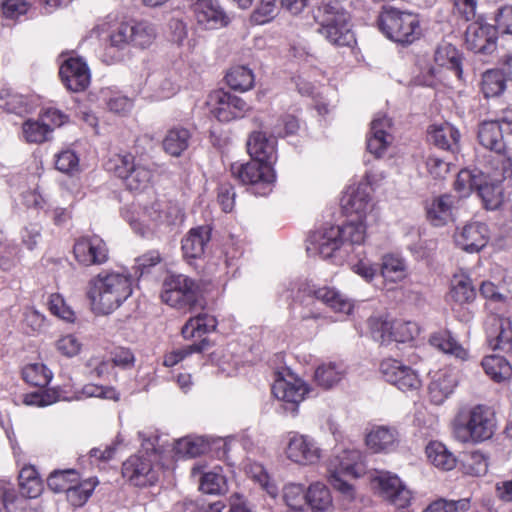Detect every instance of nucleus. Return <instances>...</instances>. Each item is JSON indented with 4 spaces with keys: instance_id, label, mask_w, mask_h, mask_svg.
<instances>
[{
    "instance_id": "a878e982",
    "label": "nucleus",
    "mask_w": 512,
    "mask_h": 512,
    "mask_svg": "<svg viewBox=\"0 0 512 512\" xmlns=\"http://www.w3.org/2000/svg\"><path fill=\"white\" fill-rule=\"evenodd\" d=\"M197 23L206 29H215L227 24V17L217 0H202L194 5Z\"/></svg>"
},
{
    "instance_id": "864d4df0",
    "label": "nucleus",
    "mask_w": 512,
    "mask_h": 512,
    "mask_svg": "<svg viewBox=\"0 0 512 512\" xmlns=\"http://www.w3.org/2000/svg\"><path fill=\"white\" fill-rule=\"evenodd\" d=\"M227 84L234 90L247 91L253 87L254 74L245 66H235L226 74Z\"/></svg>"
},
{
    "instance_id": "3c124183",
    "label": "nucleus",
    "mask_w": 512,
    "mask_h": 512,
    "mask_svg": "<svg viewBox=\"0 0 512 512\" xmlns=\"http://www.w3.org/2000/svg\"><path fill=\"white\" fill-rule=\"evenodd\" d=\"M476 292L471 279L465 275H456L452 280L450 291L451 298L459 303H468L475 298Z\"/></svg>"
},
{
    "instance_id": "4468645a",
    "label": "nucleus",
    "mask_w": 512,
    "mask_h": 512,
    "mask_svg": "<svg viewBox=\"0 0 512 512\" xmlns=\"http://www.w3.org/2000/svg\"><path fill=\"white\" fill-rule=\"evenodd\" d=\"M211 114L221 122L242 118L250 106L240 97L223 90H215L208 96Z\"/></svg>"
},
{
    "instance_id": "6e6552de",
    "label": "nucleus",
    "mask_w": 512,
    "mask_h": 512,
    "mask_svg": "<svg viewBox=\"0 0 512 512\" xmlns=\"http://www.w3.org/2000/svg\"><path fill=\"white\" fill-rule=\"evenodd\" d=\"M161 299L164 303L179 310H191L199 300V287L191 278L178 274L165 278Z\"/></svg>"
},
{
    "instance_id": "c03bdc74",
    "label": "nucleus",
    "mask_w": 512,
    "mask_h": 512,
    "mask_svg": "<svg viewBox=\"0 0 512 512\" xmlns=\"http://www.w3.org/2000/svg\"><path fill=\"white\" fill-rule=\"evenodd\" d=\"M0 108L8 113L23 115L29 112L30 104L27 97L6 88L0 90Z\"/></svg>"
},
{
    "instance_id": "412c9836",
    "label": "nucleus",
    "mask_w": 512,
    "mask_h": 512,
    "mask_svg": "<svg viewBox=\"0 0 512 512\" xmlns=\"http://www.w3.org/2000/svg\"><path fill=\"white\" fill-rule=\"evenodd\" d=\"M59 74L66 88L72 92L84 91L90 84V70L80 57H70L59 69Z\"/></svg>"
},
{
    "instance_id": "69168bd1",
    "label": "nucleus",
    "mask_w": 512,
    "mask_h": 512,
    "mask_svg": "<svg viewBox=\"0 0 512 512\" xmlns=\"http://www.w3.org/2000/svg\"><path fill=\"white\" fill-rule=\"evenodd\" d=\"M200 490L206 494H220L226 491L225 477L217 472L205 473L200 481Z\"/></svg>"
},
{
    "instance_id": "1a4fd4ad",
    "label": "nucleus",
    "mask_w": 512,
    "mask_h": 512,
    "mask_svg": "<svg viewBox=\"0 0 512 512\" xmlns=\"http://www.w3.org/2000/svg\"><path fill=\"white\" fill-rule=\"evenodd\" d=\"M145 455L137 454L128 458L122 465V475L134 486L153 485L158 479V473L153 467L152 455L158 453L153 441L142 443Z\"/></svg>"
},
{
    "instance_id": "338daca9",
    "label": "nucleus",
    "mask_w": 512,
    "mask_h": 512,
    "mask_svg": "<svg viewBox=\"0 0 512 512\" xmlns=\"http://www.w3.org/2000/svg\"><path fill=\"white\" fill-rule=\"evenodd\" d=\"M56 168L66 174H74L79 170V158L71 149L61 151L56 155Z\"/></svg>"
},
{
    "instance_id": "a211bd4d",
    "label": "nucleus",
    "mask_w": 512,
    "mask_h": 512,
    "mask_svg": "<svg viewBox=\"0 0 512 512\" xmlns=\"http://www.w3.org/2000/svg\"><path fill=\"white\" fill-rule=\"evenodd\" d=\"M373 483L381 496L396 507L405 508L410 504L412 493L397 475L380 471L373 478Z\"/></svg>"
},
{
    "instance_id": "39448f33",
    "label": "nucleus",
    "mask_w": 512,
    "mask_h": 512,
    "mask_svg": "<svg viewBox=\"0 0 512 512\" xmlns=\"http://www.w3.org/2000/svg\"><path fill=\"white\" fill-rule=\"evenodd\" d=\"M313 17L320 24L318 32L331 44L339 47H353L356 43L354 33L348 23V15L341 11L338 3L328 2L312 10Z\"/></svg>"
},
{
    "instance_id": "a18cd8bd",
    "label": "nucleus",
    "mask_w": 512,
    "mask_h": 512,
    "mask_svg": "<svg viewBox=\"0 0 512 512\" xmlns=\"http://www.w3.org/2000/svg\"><path fill=\"white\" fill-rule=\"evenodd\" d=\"M380 274L387 281H401L406 276L405 261L394 254L384 255L380 266Z\"/></svg>"
},
{
    "instance_id": "7c9ffc66",
    "label": "nucleus",
    "mask_w": 512,
    "mask_h": 512,
    "mask_svg": "<svg viewBox=\"0 0 512 512\" xmlns=\"http://www.w3.org/2000/svg\"><path fill=\"white\" fill-rule=\"evenodd\" d=\"M133 29L131 23H120L109 35L110 47L106 49L103 61L112 64L120 60V55H109L112 49L123 50L128 46H132Z\"/></svg>"
},
{
    "instance_id": "20e7f679",
    "label": "nucleus",
    "mask_w": 512,
    "mask_h": 512,
    "mask_svg": "<svg viewBox=\"0 0 512 512\" xmlns=\"http://www.w3.org/2000/svg\"><path fill=\"white\" fill-rule=\"evenodd\" d=\"M365 468L360 450L355 448L339 450L332 455L327 465L329 482L344 498L351 501L355 497V491L345 478H358L365 473Z\"/></svg>"
},
{
    "instance_id": "680f3d73",
    "label": "nucleus",
    "mask_w": 512,
    "mask_h": 512,
    "mask_svg": "<svg viewBox=\"0 0 512 512\" xmlns=\"http://www.w3.org/2000/svg\"><path fill=\"white\" fill-rule=\"evenodd\" d=\"M23 136L29 143H42L49 139V128L40 119L27 120L23 123Z\"/></svg>"
},
{
    "instance_id": "de8ad7c7",
    "label": "nucleus",
    "mask_w": 512,
    "mask_h": 512,
    "mask_svg": "<svg viewBox=\"0 0 512 512\" xmlns=\"http://www.w3.org/2000/svg\"><path fill=\"white\" fill-rule=\"evenodd\" d=\"M133 29L132 46L145 49L150 47L157 37V28L148 21L131 23Z\"/></svg>"
},
{
    "instance_id": "7ed1b4c3",
    "label": "nucleus",
    "mask_w": 512,
    "mask_h": 512,
    "mask_svg": "<svg viewBox=\"0 0 512 512\" xmlns=\"http://www.w3.org/2000/svg\"><path fill=\"white\" fill-rule=\"evenodd\" d=\"M495 427L493 412L481 404L461 406L451 422L453 437L463 444L490 439Z\"/></svg>"
},
{
    "instance_id": "2eb2a0df",
    "label": "nucleus",
    "mask_w": 512,
    "mask_h": 512,
    "mask_svg": "<svg viewBox=\"0 0 512 512\" xmlns=\"http://www.w3.org/2000/svg\"><path fill=\"white\" fill-rule=\"evenodd\" d=\"M301 302L309 304L314 299L321 301L335 312L350 314L353 309V302L344 294L334 288L321 287L314 289L307 284H301L295 295Z\"/></svg>"
},
{
    "instance_id": "c9c22d12",
    "label": "nucleus",
    "mask_w": 512,
    "mask_h": 512,
    "mask_svg": "<svg viewBox=\"0 0 512 512\" xmlns=\"http://www.w3.org/2000/svg\"><path fill=\"white\" fill-rule=\"evenodd\" d=\"M191 133L184 127H173L166 133L163 139V149L173 157H179L188 147Z\"/></svg>"
},
{
    "instance_id": "ea45409f",
    "label": "nucleus",
    "mask_w": 512,
    "mask_h": 512,
    "mask_svg": "<svg viewBox=\"0 0 512 512\" xmlns=\"http://www.w3.org/2000/svg\"><path fill=\"white\" fill-rule=\"evenodd\" d=\"M307 504L314 512H326L333 500L329 488L320 482H315L307 489Z\"/></svg>"
},
{
    "instance_id": "49530a36",
    "label": "nucleus",
    "mask_w": 512,
    "mask_h": 512,
    "mask_svg": "<svg viewBox=\"0 0 512 512\" xmlns=\"http://www.w3.org/2000/svg\"><path fill=\"white\" fill-rule=\"evenodd\" d=\"M152 178V168L147 164L138 162L129 175H127L125 181L129 190L140 192L150 186Z\"/></svg>"
},
{
    "instance_id": "f257e3e1",
    "label": "nucleus",
    "mask_w": 512,
    "mask_h": 512,
    "mask_svg": "<svg viewBox=\"0 0 512 512\" xmlns=\"http://www.w3.org/2000/svg\"><path fill=\"white\" fill-rule=\"evenodd\" d=\"M122 216L136 234L145 238L168 232L184 220L179 206L157 199L149 203H133L122 210Z\"/></svg>"
},
{
    "instance_id": "f704fd0d",
    "label": "nucleus",
    "mask_w": 512,
    "mask_h": 512,
    "mask_svg": "<svg viewBox=\"0 0 512 512\" xmlns=\"http://www.w3.org/2000/svg\"><path fill=\"white\" fill-rule=\"evenodd\" d=\"M434 59L439 66L452 71L457 78L462 77V56L452 44H440L435 51Z\"/></svg>"
},
{
    "instance_id": "4d7b16f0",
    "label": "nucleus",
    "mask_w": 512,
    "mask_h": 512,
    "mask_svg": "<svg viewBox=\"0 0 512 512\" xmlns=\"http://www.w3.org/2000/svg\"><path fill=\"white\" fill-rule=\"evenodd\" d=\"M505 87V78L500 70H488L483 73L481 90L486 98L500 95Z\"/></svg>"
},
{
    "instance_id": "b1692460",
    "label": "nucleus",
    "mask_w": 512,
    "mask_h": 512,
    "mask_svg": "<svg viewBox=\"0 0 512 512\" xmlns=\"http://www.w3.org/2000/svg\"><path fill=\"white\" fill-rule=\"evenodd\" d=\"M211 240V228L202 225L189 230L182 239V251L186 258H201L208 249Z\"/></svg>"
},
{
    "instance_id": "0e129e2a",
    "label": "nucleus",
    "mask_w": 512,
    "mask_h": 512,
    "mask_svg": "<svg viewBox=\"0 0 512 512\" xmlns=\"http://www.w3.org/2000/svg\"><path fill=\"white\" fill-rule=\"evenodd\" d=\"M419 334L417 323L412 321H393L392 342L404 343L411 341Z\"/></svg>"
},
{
    "instance_id": "bb28decb",
    "label": "nucleus",
    "mask_w": 512,
    "mask_h": 512,
    "mask_svg": "<svg viewBox=\"0 0 512 512\" xmlns=\"http://www.w3.org/2000/svg\"><path fill=\"white\" fill-rule=\"evenodd\" d=\"M460 133L448 122L434 124L428 130V140L440 149L456 152L459 147Z\"/></svg>"
},
{
    "instance_id": "2f4dec72",
    "label": "nucleus",
    "mask_w": 512,
    "mask_h": 512,
    "mask_svg": "<svg viewBox=\"0 0 512 512\" xmlns=\"http://www.w3.org/2000/svg\"><path fill=\"white\" fill-rule=\"evenodd\" d=\"M454 197L448 194L435 198L427 208L428 220L434 226H443L453 219Z\"/></svg>"
},
{
    "instance_id": "423d86ee",
    "label": "nucleus",
    "mask_w": 512,
    "mask_h": 512,
    "mask_svg": "<svg viewBox=\"0 0 512 512\" xmlns=\"http://www.w3.org/2000/svg\"><path fill=\"white\" fill-rule=\"evenodd\" d=\"M378 25L387 38L401 44H410L421 34L420 22L416 14L384 7L379 15Z\"/></svg>"
},
{
    "instance_id": "79ce46f5",
    "label": "nucleus",
    "mask_w": 512,
    "mask_h": 512,
    "mask_svg": "<svg viewBox=\"0 0 512 512\" xmlns=\"http://www.w3.org/2000/svg\"><path fill=\"white\" fill-rule=\"evenodd\" d=\"M481 365L485 373L496 382L505 381L512 376V367L502 356H486L482 360Z\"/></svg>"
},
{
    "instance_id": "774afa93",
    "label": "nucleus",
    "mask_w": 512,
    "mask_h": 512,
    "mask_svg": "<svg viewBox=\"0 0 512 512\" xmlns=\"http://www.w3.org/2000/svg\"><path fill=\"white\" fill-rule=\"evenodd\" d=\"M469 508V500L461 499L458 501H448L445 499H439L431 503L427 508L426 512H458L466 511Z\"/></svg>"
},
{
    "instance_id": "393cba45",
    "label": "nucleus",
    "mask_w": 512,
    "mask_h": 512,
    "mask_svg": "<svg viewBox=\"0 0 512 512\" xmlns=\"http://www.w3.org/2000/svg\"><path fill=\"white\" fill-rule=\"evenodd\" d=\"M247 150L254 160L270 165L276 160V140L267 137L266 132H253L247 142Z\"/></svg>"
},
{
    "instance_id": "f03ea898",
    "label": "nucleus",
    "mask_w": 512,
    "mask_h": 512,
    "mask_svg": "<svg viewBox=\"0 0 512 512\" xmlns=\"http://www.w3.org/2000/svg\"><path fill=\"white\" fill-rule=\"evenodd\" d=\"M132 294V278L118 271H102L88 282L87 296L93 311L110 314Z\"/></svg>"
},
{
    "instance_id": "13d9d810",
    "label": "nucleus",
    "mask_w": 512,
    "mask_h": 512,
    "mask_svg": "<svg viewBox=\"0 0 512 512\" xmlns=\"http://www.w3.org/2000/svg\"><path fill=\"white\" fill-rule=\"evenodd\" d=\"M283 500L290 509L301 511L307 504V490L302 484H286L283 487Z\"/></svg>"
},
{
    "instance_id": "c756f323",
    "label": "nucleus",
    "mask_w": 512,
    "mask_h": 512,
    "mask_svg": "<svg viewBox=\"0 0 512 512\" xmlns=\"http://www.w3.org/2000/svg\"><path fill=\"white\" fill-rule=\"evenodd\" d=\"M398 433L386 426L373 427L366 435V445L374 452L390 451L395 448Z\"/></svg>"
},
{
    "instance_id": "09e8293b",
    "label": "nucleus",
    "mask_w": 512,
    "mask_h": 512,
    "mask_svg": "<svg viewBox=\"0 0 512 512\" xmlns=\"http://www.w3.org/2000/svg\"><path fill=\"white\" fill-rule=\"evenodd\" d=\"M174 449L178 455L192 458L206 453L210 443L204 437H185L175 443Z\"/></svg>"
},
{
    "instance_id": "a19ab883",
    "label": "nucleus",
    "mask_w": 512,
    "mask_h": 512,
    "mask_svg": "<svg viewBox=\"0 0 512 512\" xmlns=\"http://www.w3.org/2000/svg\"><path fill=\"white\" fill-rule=\"evenodd\" d=\"M425 452L428 460L437 468L449 471L456 465L455 456L441 442H430Z\"/></svg>"
},
{
    "instance_id": "4c0bfd02",
    "label": "nucleus",
    "mask_w": 512,
    "mask_h": 512,
    "mask_svg": "<svg viewBox=\"0 0 512 512\" xmlns=\"http://www.w3.org/2000/svg\"><path fill=\"white\" fill-rule=\"evenodd\" d=\"M477 193L487 210H496L503 202V188L500 180L488 182L484 175V180L480 181Z\"/></svg>"
},
{
    "instance_id": "bf43d9fd",
    "label": "nucleus",
    "mask_w": 512,
    "mask_h": 512,
    "mask_svg": "<svg viewBox=\"0 0 512 512\" xmlns=\"http://www.w3.org/2000/svg\"><path fill=\"white\" fill-rule=\"evenodd\" d=\"M280 0H260L250 15V21L256 25H263L273 20L278 14Z\"/></svg>"
},
{
    "instance_id": "5fc2aeb1",
    "label": "nucleus",
    "mask_w": 512,
    "mask_h": 512,
    "mask_svg": "<svg viewBox=\"0 0 512 512\" xmlns=\"http://www.w3.org/2000/svg\"><path fill=\"white\" fill-rule=\"evenodd\" d=\"M481 180H484V174L481 171L464 169L458 173L454 187L461 197H466L473 190L477 191Z\"/></svg>"
},
{
    "instance_id": "6e6d98bb",
    "label": "nucleus",
    "mask_w": 512,
    "mask_h": 512,
    "mask_svg": "<svg viewBox=\"0 0 512 512\" xmlns=\"http://www.w3.org/2000/svg\"><path fill=\"white\" fill-rule=\"evenodd\" d=\"M23 379L30 385L45 387L52 380V372L43 363H31L22 370Z\"/></svg>"
},
{
    "instance_id": "f3484780",
    "label": "nucleus",
    "mask_w": 512,
    "mask_h": 512,
    "mask_svg": "<svg viewBox=\"0 0 512 512\" xmlns=\"http://www.w3.org/2000/svg\"><path fill=\"white\" fill-rule=\"evenodd\" d=\"M76 261L85 267L102 265L109 259V249L105 241L98 235L78 238L73 246Z\"/></svg>"
},
{
    "instance_id": "6ab92c4d",
    "label": "nucleus",
    "mask_w": 512,
    "mask_h": 512,
    "mask_svg": "<svg viewBox=\"0 0 512 512\" xmlns=\"http://www.w3.org/2000/svg\"><path fill=\"white\" fill-rule=\"evenodd\" d=\"M496 40V28L482 19L470 23L466 28L465 44L475 53L491 54L496 49Z\"/></svg>"
},
{
    "instance_id": "ddd939ff",
    "label": "nucleus",
    "mask_w": 512,
    "mask_h": 512,
    "mask_svg": "<svg viewBox=\"0 0 512 512\" xmlns=\"http://www.w3.org/2000/svg\"><path fill=\"white\" fill-rule=\"evenodd\" d=\"M284 452L287 459L298 465H313L321 458V449L315 439L295 431L287 433Z\"/></svg>"
},
{
    "instance_id": "473e14b6",
    "label": "nucleus",
    "mask_w": 512,
    "mask_h": 512,
    "mask_svg": "<svg viewBox=\"0 0 512 512\" xmlns=\"http://www.w3.org/2000/svg\"><path fill=\"white\" fill-rule=\"evenodd\" d=\"M340 230V239L342 240L343 253L348 254L350 247L361 245L366 238V225L364 217H359L356 221H349L342 226H336Z\"/></svg>"
},
{
    "instance_id": "c85d7f7f",
    "label": "nucleus",
    "mask_w": 512,
    "mask_h": 512,
    "mask_svg": "<svg viewBox=\"0 0 512 512\" xmlns=\"http://www.w3.org/2000/svg\"><path fill=\"white\" fill-rule=\"evenodd\" d=\"M457 385L455 375L440 371L433 377L428 387L429 399L435 405H441L453 393Z\"/></svg>"
},
{
    "instance_id": "052dcab7",
    "label": "nucleus",
    "mask_w": 512,
    "mask_h": 512,
    "mask_svg": "<svg viewBox=\"0 0 512 512\" xmlns=\"http://www.w3.org/2000/svg\"><path fill=\"white\" fill-rule=\"evenodd\" d=\"M134 156L130 153L115 154L106 163V169L114 172L118 177L126 179L135 167Z\"/></svg>"
},
{
    "instance_id": "603ef678",
    "label": "nucleus",
    "mask_w": 512,
    "mask_h": 512,
    "mask_svg": "<svg viewBox=\"0 0 512 512\" xmlns=\"http://www.w3.org/2000/svg\"><path fill=\"white\" fill-rule=\"evenodd\" d=\"M79 479V474L74 469L55 470L47 478L48 487L56 492L67 493L68 489Z\"/></svg>"
},
{
    "instance_id": "dca6fc26",
    "label": "nucleus",
    "mask_w": 512,
    "mask_h": 512,
    "mask_svg": "<svg viewBox=\"0 0 512 512\" xmlns=\"http://www.w3.org/2000/svg\"><path fill=\"white\" fill-rule=\"evenodd\" d=\"M379 369L385 381L401 391H414L421 386L417 372L397 359H383Z\"/></svg>"
},
{
    "instance_id": "37998d69",
    "label": "nucleus",
    "mask_w": 512,
    "mask_h": 512,
    "mask_svg": "<svg viewBox=\"0 0 512 512\" xmlns=\"http://www.w3.org/2000/svg\"><path fill=\"white\" fill-rule=\"evenodd\" d=\"M367 325L373 340L381 345H388L392 342L393 320L383 315H376L368 319Z\"/></svg>"
},
{
    "instance_id": "5701e85b",
    "label": "nucleus",
    "mask_w": 512,
    "mask_h": 512,
    "mask_svg": "<svg viewBox=\"0 0 512 512\" xmlns=\"http://www.w3.org/2000/svg\"><path fill=\"white\" fill-rule=\"evenodd\" d=\"M485 331L492 349H504L512 341V323L509 318L490 316L486 321Z\"/></svg>"
},
{
    "instance_id": "cd10ccee",
    "label": "nucleus",
    "mask_w": 512,
    "mask_h": 512,
    "mask_svg": "<svg viewBox=\"0 0 512 512\" xmlns=\"http://www.w3.org/2000/svg\"><path fill=\"white\" fill-rule=\"evenodd\" d=\"M346 373L347 367L343 362H324L316 368L314 381L323 389H331L343 380Z\"/></svg>"
},
{
    "instance_id": "e2e57ef3",
    "label": "nucleus",
    "mask_w": 512,
    "mask_h": 512,
    "mask_svg": "<svg viewBox=\"0 0 512 512\" xmlns=\"http://www.w3.org/2000/svg\"><path fill=\"white\" fill-rule=\"evenodd\" d=\"M209 345V341L207 339H202L199 343H194L182 348H178L173 350L169 354H167L164 358V365L167 367H172L178 364L181 360H183L188 355L192 353H200L204 351Z\"/></svg>"
},
{
    "instance_id": "e433bc0d",
    "label": "nucleus",
    "mask_w": 512,
    "mask_h": 512,
    "mask_svg": "<svg viewBox=\"0 0 512 512\" xmlns=\"http://www.w3.org/2000/svg\"><path fill=\"white\" fill-rule=\"evenodd\" d=\"M430 344L442 352L460 360L468 358L467 350L447 331H439L431 335Z\"/></svg>"
},
{
    "instance_id": "9b49d317",
    "label": "nucleus",
    "mask_w": 512,
    "mask_h": 512,
    "mask_svg": "<svg viewBox=\"0 0 512 512\" xmlns=\"http://www.w3.org/2000/svg\"><path fill=\"white\" fill-rule=\"evenodd\" d=\"M385 178L382 172L369 171L365 173L364 179L357 185L348 187L342 202L349 213H355L359 217H365L372 210L371 186Z\"/></svg>"
},
{
    "instance_id": "72a5a7b5",
    "label": "nucleus",
    "mask_w": 512,
    "mask_h": 512,
    "mask_svg": "<svg viewBox=\"0 0 512 512\" xmlns=\"http://www.w3.org/2000/svg\"><path fill=\"white\" fill-rule=\"evenodd\" d=\"M504 132L499 122L485 121L479 126L478 139L485 148L500 153L504 149Z\"/></svg>"
},
{
    "instance_id": "58836bf2",
    "label": "nucleus",
    "mask_w": 512,
    "mask_h": 512,
    "mask_svg": "<svg viewBox=\"0 0 512 512\" xmlns=\"http://www.w3.org/2000/svg\"><path fill=\"white\" fill-rule=\"evenodd\" d=\"M216 319L208 314H198L191 317L182 327V335L184 338L189 339L193 337H201L204 334L210 333L216 329Z\"/></svg>"
},
{
    "instance_id": "aec40b11",
    "label": "nucleus",
    "mask_w": 512,
    "mask_h": 512,
    "mask_svg": "<svg viewBox=\"0 0 512 512\" xmlns=\"http://www.w3.org/2000/svg\"><path fill=\"white\" fill-rule=\"evenodd\" d=\"M490 238L488 226L479 221L470 222L454 233L455 244L468 253L481 251Z\"/></svg>"
},
{
    "instance_id": "4be33fe9",
    "label": "nucleus",
    "mask_w": 512,
    "mask_h": 512,
    "mask_svg": "<svg viewBox=\"0 0 512 512\" xmlns=\"http://www.w3.org/2000/svg\"><path fill=\"white\" fill-rule=\"evenodd\" d=\"M392 123L386 115L377 114L371 122L367 150L375 157H382L393 141Z\"/></svg>"
},
{
    "instance_id": "9d476101",
    "label": "nucleus",
    "mask_w": 512,
    "mask_h": 512,
    "mask_svg": "<svg viewBox=\"0 0 512 512\" xmlns=\"http://www.w3.org/2000/svg\"><path fill=\"white\" fill-rule=\"evenodd\" d=\"M309 392L307 384L290 370L279 371L275 374L272 385L273 395L286 404V409L295 414L298 405Z\"/></svg>"
},
{
    "instance_id": "8fccbe9b",
    "label": "nucleus",
    "mask_w": 512,
    "mask_h": 512,
    "mask_svg": "<svg viewBox=\"0 0 512 512\" xmlns=\"http://www.w3.org/2000/svg\"><path fill=\"white\" fill-rule=\"evenodd\" d=\"M97 484L98 481L94 478H89L80 483L78 481L73 483L66 493L67 500L75 507L84 505L92 495Z\"/></svg>"
},
{
    "instance_id": "f8f14e48",
    "label": "nucleus",
    "mask_w": 512,
    "mask_h": 512,
    "mask_svg": "<svg viewBox=\"0 0 512 512\" xmlns=\"http://www.w3.org/2000/svg\"><path fill=\"white\" fill-rule=\"evenodd\" d=\"M307 252L323 259L343 257V245L340 230L333 225L323 226L312 232L307 239Z\"/></svg>"
},
{
    "instance_id": "0eeeda50",
    "label": "nucleus",
    "mask_w": 512,
    "mask_h": 512,
    "mask_svg": "<svg viewBox=\"0 0 512 512\" xmlns=\"http://www.w3.org/2000/svg\"><path fill=\"white\" fill-rule=\"evenodd\" d=\"M231 173L244 185H250L255 195L266 196L276 179L272 165L252 159L247 163H233Z\"/></svg>"
}]
</instances>
